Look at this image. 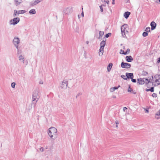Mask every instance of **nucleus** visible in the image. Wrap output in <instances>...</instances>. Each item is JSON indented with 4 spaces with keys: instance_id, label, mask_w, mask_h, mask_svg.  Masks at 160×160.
Here are the masks:
<instances>
[{
    "instance_id": "f257e3e1",
    "label": "nucleus",
    "mask_w": 160,
    "mask_h": 160,
    "mask_svg": "<svg viewBox=\"0 0 160 160\" xmlns=\"http://www.w3.org/2000/svg\"><path fill=\"white\" fill-rule=\"evenodd\" d=\"M40 97V93L39 92L38 89H36L34 90L33 92L32 99V104L33 105L34 107Z\"/></svg>"
},
{
    "instance_id": "f03ea898",
    "label": "nucleus",
    "mask_w": 160,
    "mask_h": 160,
    "mask_svg": "<svg viewBox=\"0 0 160 160\" xmlns=\"http://www.w3.org/2000/svg\"><path fill=\"white\" fill-rule=\"evenodd\" d=\"M57 129L53 127L50 128L48 131V134L50 137L53 140H55L57 138Z\"/></svg>"
},
{
    "instance_id": "7ed1b4c3",
    "label": "nucleus",
    "mask_w": 160,
    "mask_h": 160,
    "mask_svg": "<svg viewBox=\"0 0 160 160\" xmlns=\"http://www.w3.org/2000/svg\"><path fill=\"white\" fill-rule=\"evenodd\" d=\"M106 39H105V40H103L100 43V48L99 49L98 52L99 56H102L104 52V48L106 45Z\"/></svg>"
},
{
    "instance_id": "20e7f679",
    "label": "nucleus",
    "mask_w": 160,
    "mask_h": 160,
    "mask_svg": "<svg viewBox=\"0 0 160 160\" xmlns=\"http://www.w3.org/2000/svg\"><path fill=\"white\" fill-rule=\"evenodd\" d=\"M20 21V18L18 17L12 19L10 21V25H15L17 24Z\"/></svg>"
},
{
    "instance_id": "39448f33",
    "label": "nucleus",
    "mask_w": 160,
    "mask_h": 160,
    "mask_svg": "<svg viewBox=\"0 0 160 160\" xmlns=\"http://www.w3.org/2000/svg\"><path fill=\"white\" fill-rule=\"evenodd\" d=\"M26 12V11L24 10L17 11L16 10H14L13 16L14 17H18L19 14H23Z\"/></svg>"
},
{
    "instance_id": "423d86ee",
    "label": "nucleus",
    "mask_w": 160,
    "mask_h": 160,
    "mask_svg": "<svg viewBox=\"0 0 160 160\" xmlns=\"http://www.w3.org/2000/svg\"><path fill=\"white\" fill-rule=\"evenodd\" d=\"M68 81L66 80H64L62 82V84L60 86V88L62 89H65L68 87ZM69 88V87H68Z\"/></svg>"
},
{
    "instance_id": "0eeeda50",
    "label": "nucleus",
    "mask_w": 160,
    "mask_h": 160,
    "mask_svg": "<svg viewBox=\"0 0 160 160\" xmlns=\"http://www.w3.org/2000/svg\"><path fill=\"white\" fill-rule=\"evenodd\" d=\"M72 8H68L65 9L63 11V12L65 14H68L71 13L72 12Z\"/></svg>"
},
{
    "instance_id": "6e6552de",
    "label": "nucleus",
    "mask_w": 160,
    "mask_h": 160,
    "mask_svg": "<svg viewBox=\"0 0 160 160\" xmlns=\"http://www.w3.org/2000/svg\"><path fill=\"white\" fill-rule=\"evenodd\" d=\"M121 67L123 68H129L131 67V65L130 63L123 62L121 63Z\"/></svg>"
},
{
    "instance_id": "1a4fd4ad",
    "label": "nucleus",
    "mask_w": 160,
    "mask_h": 160,
    "mask_svg": "<svg viewBox=\"0 0 160 160\" xmlns=\"http://www.w3.org/2000/svg\"><path fill=\"white\" fill-rule=\"evenodd\" d=\"M20 41L19 38L17 37H15L12 41L14 45L19 44L20 43Z\"/></svg>"
},
{
    "instance_id": "9d476101",
    "label": "nucleus",
    "mask_w": 160,
    "mask_h": 160,
    "mask_svg": "<svg viewBox=\"0 0 160 160\" xmlns=\"http://www.w3.org/2000/svg\"><path fill=\"white\" fill-rule=\"evenodd\" d=\"M125 74L126 76L127 77V79H131L132 78H133L134 75L132 73L126 72Z\"/></svg>"
},
{
    "instance_id": "9b49d317",
    "label": "nucleus",
    "mask_w": 160,
    "mask_h": 160,
    "mask_svg": "<svg viewBox=\"0 0 160 160\" xmlns=\"http://www.w3.org/2000/svg\"><path fill=\"white\" fill-rule=\"evenodd\" d=\"M150 26H151V30H153L156 28L157 24L154 22L153 21L151 22Z\"/></svg>"
},
{
    "instance_id": "f8f14e48",
    "label": "nucleus",
    "mask_w": 160,
    "mask_h": 160,
    "mask_svg": "<svg viewBox=\"0 0 160 160\" xmlns=\"http://www.w3.org/2000/svg\"><path fill=\"white\" fill-rule=\"evenodd\" d=\"M125 60L128 62H131L133 60V58L131 56H127L125 57Z\"/></svg>"
},
{
    "instance_id": "ddd939ff",
    "label": "nucleus",
    "mask_w": 160,
    "mask_h": 160,
    "mask_svg": "<svg viewBox=\"0 0 160 160\" xmlns=\"http://www.w3.org/2000/svg\"><path fill=\"white\" fill-rule=\"evenodd\" d=\"M144 78L142 79L141 78H139L137 79L138 81V83H139V84L142 85L144 84L145 81L144 80Z\"/></svg>"
},
{
    "instance_id": "4468645a",
    "label": "nucleus",
    "mask_w": 160,
    "mask_h": 160,
    "mask_svg": "<svg viewBox=\"0 0 160 160\" xmlns=\"http://www.w3.org/2000/svg\"><path fill=\"white\" fill-rule=\"evenodd\" d=\"M130 14V12H126L124 14V17L125 18L127 19L129 17Z\"/></svg>"
},
{
    "instance_id": "2eb2a0df",
    "label": "nucleus",
    "mask_w": 160,
    "mask_h": 160,
    "mask_svg": "<svg viewBox=\"0 0 160 160\" xmlns=\"http://www.w3.org/2000/svg\"><path fill=\"white\" fill-rule=\"evenodd\" d=\"M14 2L16 6L18 5L22 2V0H14Z\"/></svg>"
},
{
    "instance_id": "dca6fc26",
    "label": "nucleus",
    "mask_w": 160,
    "mask_h": 160,
    "mask_svg": "<svg viewBox=\"0 0 160 160\" xmlns=\"http://www.w3.org/2000/svg\"><path fill=\"white\" fill-rule=\"evenodd\" d=\"M112 65L113 64L111 63L109 64L107 68V69L108 72H109L110 71Z\"/></svg>"
},
{
    "instance_id": "f3484780",
    "label": "nucleus",
    "mask_w": 160,
    "mask_h": 160,
    "mask_svg": "<svg viewBox=\"0 0 160 160\" xmlns=\"http://www.w3.org/2000/svg\"><path fill=\"white\" fill-rule=\"evenodd\" d=\"M29 12L30 14H34L36 13V12L35 9H32L29 11Z\"/></svg>"
},
{
    "instance_id": "a211bd4d",
    "label": "nucleus",
    "mask_w": 160,
    "mask_h": 160,
    "mask_svg": "<svg viewBox=\"0 0 160 160\" xmlns=\"http://www.w3.org/2000/svg\"><path fill=\"white\" fill-rule=\"evenodd\" d=\"M104 32L103 31H99V37H98L99 39H102V36L104 35Z\"/></svg>"
},
{
    "instance_id": "6ab92c4d",
    "label": "nucleus",
    "mask_w": 160,
    "mask_h": 160,
    "mask_svg": "<svg viewBox=\"0 0 160 160\" xmlns=\"http://www.w3.org/2000/svg\"><path fill=\"white\" fill-rule=\"evenodd\" d=\"M18 58H19V60L20 61H21L23 62V63H24V58L22 56V55L19 56Z\"/></svg>"
},
{
    "instance_id": "aec40b11",
    "label": "nucleus",
    "mask_w": 160,
    "mask_h": 160,
    "mask_svg": "<svg viewBox=\"0 0 160 160\" xmlns=\"http://www.w3.org/2000/svg\"><path fill=\"white\" fill-rule=\"evenodd\" d=\"M37 4H38V3H37L36 1H35L33 2H31L30 3V5L32 6H34L35 5H36Z\"/></svg>"
},
{
    "instance_id": "412c9836",
    "label": "nucleus",
    "mask_w": 160,
    "mask_h": 160,
    "mask_svg": "<svg viewBox=\"0 0 160 160\" xmlns=\"http://www.w3.org/2000/svg\"><path fill=\"white\" fill-rule=\"evenodd\" d=\"M117 89L116 87H114L113 88H111L110 89V91L111 92H113L115 90Z\"/></svg>"
},
{
    "instance_id": "4be33fe9",
    "label": "nucleus",
    "mask_w": 160,
    "mask_h": 160,
    "mask_svg": "<svg viewBox=\"0 0 160 160\" xmlns=\"http://www.w3.org/2000/svg\"><path fill=\"white\" fill-rule=\"evenodd\" d=\"M148 32H146L145 31L143 32L142 35L143 37H146L148 35Z\"/></svg>"
},
{
    "instance_id": "5701e85b",
    "label": "nucleus",
    "mask_w": 160,
    "mask_h": 160,
    "mask_svg": "<svg viewBox=\"0 0 160 160\" xmlns=\"http://www.w3.org/2000/svg\"><path fill=\"white\" fill-rule=\"evenodd\" d=\"M111 35V33H108L106 34L104 36V38H108Z\"/></svg>"
},
{
    "instance_id": "b1692460",
    "label": "nucleus",
    "mask_w": 160,
    "mask_h": 160,
    "mask_svg": "<svg viewBox=\"0 0 160 160\" xmlns=\"http://www.w3.org/2000/svg\"><path fill=\"white\" fill-rule=\"evenodd\" d=\"M130 49L129 48H128V49H127V50L124 53H123V54H124L125 55H127L128 53L130 52Z\"/></svg>"
},
{
    "instance_id": "393cba45",
    "label": "nucleus",
    "mask_w": 160,
    "mask_h": 160,
    "mask_svg": "<svg viewBox=\"0 0 160 160\" xmlns=\"http://www.w3.org/2000/svg\"><path fill=\"white\" fill-rule=\"evenodd\" d=\"M145 31L147 32H150V28L149 27L146 28Z\"/></svg>"
},
{
    "instance_id": "a878e982",
    "label": "nucleus",
    "mask_w": 160,
    "mask_h": 160,
    "mask_svg": "<svg viewBox=\"0 0 160 160\" xmlns=\"http://www.w3.org/2000/svg\"><path fill=\"white\" fill-rule=\"evenodd\" d=\"M128 91L130 92H132L133 90L132 89V88H131L130 85L129 86V87H128Z\"/></svg>"
},
{
    "instance_id": "bb28decb",
    "label": "nucleus",
    "mask_w": 160,
    "mask_h": 160,
    "mask_svg": "<svg viewBox=\"0 0 160 160\" xmlns=\"http://www.w3.org/2000/svg\"><path fill=\"white\" fill-rule=\"evenodd\" d=\"M148 72L145 71H143L142 72V74L146 76L148 74Z\"/></svg>"
},
{
    "instance_id": "cd10ccee",
    "label": "nucleus",
    "mask_w": 160,
    "mask_h": 160,
    "mask_svg": "<svg viewBox=\"0 0 160 160\" xmlns=\"http://www.w3.org/2000/svg\"><path fill=\"white\" fill-rule=\"evenodd\" d=\"M144 81H148L147 82H146V84H148V83H149L150 82H151L150 81V80H148V78H144Z\"/></svg>"
},
{
    "instance_id": "c85d7f7f",
    "label": "nucleus",
    "mask_w": 160,
    "mask_h": 160,
    "mask_svg": "<svg viewBox=\"0 0 160 160\" xmlns=\"http://www.w3.org/2000/svg\"><path fill=\"white\" fill-rule=\"evenodd\" d=\"M121 77L123 78L124 80H127V78L126 77V76L124 75H122L121 76Z\"/></svg>"
},
{
    "instance_id": "c756f323",
    "label": "nucleus",
    "mask_w": 160,
    "mask_h": 160,
    "mask_svg": "<svg viewBox=\"0 0 160 160\" xmlns=\"http://www.w3.org/2000/svg\"><path fill=\"white\" fill-rule=\"evenodd\" d=\"M153 77L152 76L151 78H149V79H148V80H150V81L151 82H152V85H153V82H152L153 80Z\"/></svg>"
},
{
    "instance_id": "7c9ffc66",
    "label": "nucleus",
    "mask_w": 160,
    "mask_h": 160,
    "mask_svg": "<svg viewBox=\"0 0 160 160\" xmlns=\"http://www.w3.org/2000/svg\"><path fill=\"white\" fill-rule=\"evenodd\" d=\"M16 85V83L14 82H12L11 83V86L12 88H15V85Z\"/></svg>"
},
{
    "instance_id": "2f4dec72",
    "label": "nucleus",
    "mask_w": 160,
    "mask_h": 160,
    "mask_svg": "<svg viewBox=\"0 0 160 160\" xmlns=\"http://www.w3.org/2000/svg\"><path fill=\"white\" fill-rule=\"evenodd\" d=\"M17 54L18 55H19L21 54L22 51L21 50L19 49V50H17Z\"/></svg>"
},
{
    "instance_id": "473e14b6",
    "label": "nucleus",
    "mask_w": 160,
    "mask_h": 160,
    "mask_svg": "<svg viewBox=\"0 0 160 160\" xmlns=\"http://www.w3.org/2000/svg\"><path fill=\"white\" fill-rule=\"evenodd\" d=\"M150 91L152 92H153L154 91V87H152L150 88Z\"/></svg>"
},
{
    "instance_id": "72a5a7b5",
    "label": "nucleus",
    "mask_w": 160,
    "mask_h": 160,
    "mask_svg": "<svg viewBox=\"0 0 160 160\" xmlns=\"http://www.w3.org/2000/svg\"><path fill=\"white\" fill-rule=\"evenodd\" d=\"M155 82H158V85H159L160 84V81H159L158 79H156L155 81Z\"/></svg>"
},
{
    "instance_id": "f704fd0d",
    "label": "nucleus",
    "mask_w": 160,
    "mask_h": 160,
    "mask_svg": "<svg viewBox=\"0 0 160 160\" xmlns=\"http://www.w3.org/2000/svg\"><path fill=\"white\" fill-rule=\"evenodd\" d=\"M127 26H128V25L127 24H125L123 25L121 27H122V28H125V29H126L127 28Z\"/></svg>"
},
{
    "instance_id": "c9c22d12",
    "label": "nucleus",
    "mask_w": 160,
    "mask_h": 160,
    "mask_svg": "<svg viewBox=\"0 0 160 160\" xmlns=\"http://www.w3.org/2000/svg\"><path fill=\"white\" fill-rule=\"evenodd\" d=\"M156 116H160V109L156 114Z\"/></svg>"
},
{
    "instance_id": "e433bc0d",
    "label": "nucleus",
    "mask_w": 160,
    "mask_h": 160,
    "mask_svg": "<svg viewBox=\"0 0 160 160\" xmlns=\"http://www.w3.org/2000/svg\"><path fill=\"white\" fill-rule=\"evenodd\" d=\"M100 8V11L101 12H103V9L102 8V5H101L99 6Z\"/></svg>"
},
{
    "instance_id": "4c0bfd02",
    "label": "nucleus",
    "mask_w": 160,
    "mask_h": 160,
    "mask_svg": "<svg viewBox=\"0 0 160 160\" xmlns=\"http://www.w3.org/2000/svg\"><path fill=\"white\" fill-rule=\"evenodd\" d=\"M152 96L153 98H156L157 97V94L156 93H153L152 94Z\"/></svg>"
},
{
    "instance_id": "58836bf2",
    "label": "nucleus",
    "mask_w": 160,
    "mask_h": 160,
    "mask_svg": "<svg viewBox=\"0 0 160 160\" xmlns=\"http://www.w3.org/2000/svg\"><path fill=\"white\" fill-rule=\"evenodd\" d=\"M121 31L122 32H125V28H122V27H121Z\"/></svg>"
},
{
    "instance_id": "ea45409f",
    "label": "nucleus",
    "mask_w": 160,
    "mask_h": 160,
    "mask_svg": "<svg viewBox=\"0 0 160 160\" xmlns=\"http://www.w3.org/2000/svg\"><path fill=\"white\" fill-rule=\"evenodd\" d=\"M14 45L15 46V47L17 49V50L19 49V47H18V44H16Z\"/></svg>"
},
{
    "instance_id": "a19ab883",
    "label": "nucleus",
    "mask_w": 160,
    "mask_h": 160,
    "mask_svg": "<svg viewBox=\"0 0 160 160\" xmlns=\"http://www.w3.org/2000/svg\"><path fill=\"white\" fill-rule=\"evenodd\" d=\"M131 79V81L133 82H136V80L135 79H133L132 78Z\"/></svg>"
},
{
    "instance_id": "79ce46f5",
    "label": "nucleus",
    "mask_w": 160,
    "mask_h": 160,
    "mask_svg": "<svg viewBox=\"0 0 160 160\" xmlns=\"http://www.w3.org/2000/svg\"><path fill=\"white\" fill-rule=\"evenodd\" d=\"M160 76V75H156L154 77V78H155L158 79L157 78H158Z\"/></svg>"
},
{
    "instance_id": "37998d69",
    "label": "nucleus",
    "mask_w": 160,
    "mask_h": 160,
    "mask_svg": "<svg viewBox=\"0 0 160 160\" xmlns=\"http://www.w3.org/2000/svg\"><path fill=\"white\" fill-rule=\"evenodd\" d=\"M122 35L123 37H126L125 32H122Z\"/></svg>"
},
{
    "instance_id": "c03bdc74",
    "label": "nucleus",
    "mask_w": 160,
    "mask_h": 160,
    "mask_svg": "<svg viewBox=\"0 0 160 160\" xmlns=\"http://www.w3.org/2000/svg\"><path fill=\"white\" fill-rule=\"evenodd\" d=\"M125 52H124V51L122 50V49H121L120 50V53L121 54H123V53H124Z\"/></svg>"
},
{
    "instance_id": "a18cd8bd",
    "label": "nucleus",
    "mask_w": 160,
    "mask_h": 160,
    "mask_svg": "<svg viewBox=\"0 0 160 160\" xmlns=\"http://www.w3.org/2000/svg\"><path fill=\"white\" fill-rule=\"evenodd\" d=\"M82 95V93L80 92L77 95L76 97V98H77L80 95Z\"/></svg>"
},
{
    "instance_id": "49530a36",
    "label": "nucleus",
    "mask_w": 160,
    "mask_h": 160,
    "mask_svg": "<svg viewBox=\"0 0 160 160\" xmlns=\"http://www.w3.org/2000/svg\"><path fill=\"white\" fill-rule=\"evenodd\" d=\"M157 62L158 63H159L160 62V57L158 58Z\"/></svg>"
},
{
    "instance_id": "de8ad7c7",
    "label": "nucleus",
    "mask_w": 160,
    "mask_h": 160,
    "mask_svg": "<svg viewBox=\"0 0 160 160\" xmlns=\"http://www.w3.org/2000/svg\"><path fill=\"white\" fill-rule=\"evenodd\" d=\"M43 147H41L40 148V151L42 152L43 151Z\"/></svg>"
},
{
    "instance_id": "09e8293b",
    "label": "nucleus",
    "mask_w": 160,
    "mask_h": 160,
    "mask_svg": "<svg viewBox=\"0 0 160 160\" xmlns=\"http://www.w3.org/2000/svg\"><path fill=\"white\" fill-rule=\"evenodd\" d=\"M115 123L117 125L118 124H119V122L118 121L116 120L115 121Z\"/></svg>"
},
{
    "instance_id": "8fccbe9b",
    "label": "nucleus",
    "mask_w": 160,
    "mask_h": 160,
    "mask_svg": "<svg viewBox=\"0 0 160 160\" xmlns=\"http://www.w3.org/2000/svg\"><path fill=\"white\" fill-rule=\"evenodd\" d=\"M35 1H36L37 3L38 4L41 2V0H36Z\"/></svg>"
},
{
    "instance_id": "3c124183",
    "label": "nucleus",
    "mask_w": 160,
    "mask_h": 160,
    "mask_svg": "<svg viewBox=\"0 0 160 160\" xmlns=\"http://www.w3.org/2000/svg\"><path fill=\"white\" fill-rule=\"evenodd\" d=\"M39 83L40 84H43V82L42 80H41L39 82Z\"/></svg>"
},
{
    "instance_id": "603ef678",
    "label": "nucleus",
    "mask_w": 160,
    "mask_h": 160,
    "mask_svg": "<svg viewBox=\"0 0 160 160\" xmlns=\"http://www.w3.org/2000/svg\"><path fill=\"white\" fill-rule=\"evenodd\" d=\"M127 109V108L126 107H124L123 108V111H125V110L126 109Z\"/></svg>"
},
{
    "instance_id": "864d4df0",
    "label": "nucleus",
    "mask_w": 160,
    "mask_h": 160,
    "mask_svg": "<svg viewBox=\"0 0 160 160\" xmlns=\"http://www.w3.org/2000/svg\"><path fill=\"white\" fill-rule=\"evenodd\" d=\"M145 91H146V92H149V91H150V88H149V89H147V88H146V89H145Z\"/></svg>"
},
{
    "instance_id": "5fc2aeb1",
    "label": "nucleus",
    "mask_w": 160,
    "mask_h": 160,
    "mask_svg": "<svg viewBox=\"0 0 160 160\" xmlns=\"http://www.w3.org/2000/svg\"><path fill=\"white\" fill-rule=\"evenodd\" d=\"M133 94H135L136 93V92L135 91H132V92Z\"/></svg>"
},
{
    "instance_id": "6e6d98bb",
    "label": "nucleus",
    "mask_w": 160,
    "mask_h": 160,
    "mask_svg": "<svg viewBox=\"0 0 160 160\" xmlns=\"http://www.w3.org/2000/svg\"><path fill=\"white\" fill-rule=\"evenodd\" d=\"M112 4L113 5L115 4V0H112Z\"/></svg>"
},
{
    "instance_id": "4d7b16f0",
    "label": "nucleus",
    "mask_w": 160,
    "mask_h": 160,
    "mask_svg": "<svg viewBox=\"0 0 160 160\" xmlns=\"http://www.w3.org/2000/svg\"><path fill=\"white\" fill-rule=\"evenodd\" d=\"M81 15L83 17H84V13L82 11V12L81 13Z\"/></svg>"
},
{
    "instance_id": "13d9d810",
    "label": "nucleus",
    "mask_w": 160,
    "mask_h": 160,
    "mask_svg": "<svg viewBox=\"0 0 160 160\" xmlns=\"http://www.w3.org/2000/svg\"><path fill=\"white\" fill-rule=\"evenodd\" d=\"M125 2L126 3H127L129 1V0H124Z\"/></svg>"
},
{
    "instance_id": "bf43d9fd",
    "label": "nucleus",
    "mask_w": 160,
    "mask_h": 160,
    "mask_svg": "<svg viewBox=\"0 0 160 160\" xmlns=\"http://www.w3.org/2000/svg\"><path fill=\"white\" fill-rule=\"evenodd\" d=\"M109 1H106L105 2L107 3L108 4L109 3Z\"/></svg>"
},
{
    "instance_id": "052dcab7",
    "label": "nucleus",
    "mask_w": 160,
    "mask_h": 160,
    "mask_svg": "<svg viewBox=\"0 0 160 160\" xmlns=\"http://www.w3.org/2000/svg\"><path fill=\"white\" fill-rule=\"evenodd\" d=\"M106 1L105 0H101V1L102 2H106Z\"/></svg>"
},
{
    "instance_id": "680f3d73",
    "label": "nucleus",
    "mask_w": 160,
    "mask_h": 160,
    "mask_svg": "<svg viewBox=\"0 0 160 160\" xmlns=\"http://www.w3.org/2000/svg\"><path fill=\"white\" fill-rule=\"evenodd\" d=\"M157 2L158 3V2L160 3V0H158V1H157Z\"/></svg>"
},
{
    "instance_id": "e2e57ef3",
    "label": "nucleus",
    "mask_w": 160,
    "mask_h": 160,
    "mask_svg": "<svg viewBox=\"0 0 160 160\" xmlns=\"http://www.w3.org/2000/svg\"><path fill=\"white\" fill-rule=\"evenodd\" d=\"M145 111H146L147 112H149V110H148V109H146Z\"/></svg>"
},
{
    "instance_id": "0e129e2a",
    "label": "nucleus",
    "mask_w": 160,
    "mask_h": 160,
    "mask_svg": "<svg viewBox=\"0 0 160 160\" xmlns=\"http://www.w3.org/2000/svg\"><path fill=\"white\" fill-rule=\"evenodd\" d=\"M112 98H116V97L115 96V95H113L112 96Z\"/></svg>"
},
{
    "instance_id": "69168bd1",
    "label": "nucleus",
    "mask_w": 160,
    "mask_h": 160,
    "mask_svg": "<svg viewBox=\"0 0 160 160\" xmlns=\"http://www.w3.org/2000/svg\"><path fill=\"white\" fill-rule=\"evenodd\" d=\"M120 87V85H118V87H116L117 88V89H118Z\"/></svg>"
},
{
    "instance_id": "338daca9",
    "label": "nucleus",
    "mask_w": 160,
    "mask_h": 160,
    "mask_svg": "<svg viewBox=\"0 0 160 160\" xmlns=\"http://www.w3.org/2000/svg\"><path fill=\"white\" fill-rule=\"evenodd\" d=\"M86 43L87 44H88V43H89V41H87L86 42Z\"/></svg>"
},
{
    "instance_id": "774afa93",
    "label": "nucleus",
    "mask_w": 160,
    "mask_h": 160,
    "mask_svg": "<svg viewBox=\"0 0 160 160\" xmlns=\"http://www.w3.org/2000/svg\"><path fill=\"white\" fill-rule=\"evenodd\" d=\"M158 79L159 81H160V76L159 77Z\"/></svg>"
}]
</instances>
